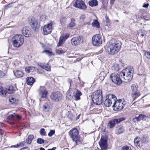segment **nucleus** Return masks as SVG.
<instances>
[{
  "label": "nucleus",
  "mask_w": 150,
  "mask_h": 150,
  "mask_svg": "<svg viewBox=\"0 0 150 150\" xmlns=\"http://www.w3.org/2000/svg\"><path fill=\"white\" fill-rule=\"evenodd\" d=\"M45 140L42 138H38L37 140V142L38 144H42L44 143Z\"/></svg>",
  "instance_id": "obj_43"
},
{
  "label": "nucleus",
  "mask_w": 150,
  "mask_h": 150,
  "mask_svg": "<svg viewBox=\"0 0 150 150\" xmlns=\"http://www.w3.org/2000/svg\"><path fill=\"white\" fill-rule=\"evenodd\" d=\"M8 119L9 120L13 121V122H14L16 121L17 119H20V117L19 115L14 113L8 116Z\"/></svg>",
  "instance_id": "obj_20"
},
{
  "label": "nucleus",
  "mask_w": 150,
  "mask_h": 150,
  "mask_svg": "<svg viewBox=\"0 0 150 150\" xmlns=\"http://www.w3.org/2000/svg\"><path fill=\"white\" fill-rule=\"evenodd\" d=\"M34 136L33 135L30 134L28 136L27 139L26 140V142L28 144H30L32 140L34 139Z\"/></svg>",
  "instance_id": "obj_26"
},
{
  "label": "nucleus",
  "mask_w": 150,
  "mask_h": 150,
  "mask_svg": "<svg viewBox=\"0 0 150 150\" xmlns=\"http://www.w3.org/2000/svg\"><path fill=\"white\" fill-rule=\"evenodd\" d=\"M6 91L7 92V93L12 94L15 91V90L14 87L12 86H10L7 89Z\"/></svg>",
  "instance_id": "obj_28"
},
{
  "label": "nucleus",
  "mask_w": 150,
  "mask_h": 150,
  "mask_svg": "<svg viewBox=\"0 0 150 150\" xmlns=\"http://www.w3.org/2000/svg\"><path fill=\"white\" fill-rule=\"evenodd\" d=\"M25 143V142H20L19 143V144H17L16 145H15L14 146H12V147L16 148V147H18L19 146H23L24 145Z\"/></svg>",
  "instance_id": "obj_39"
},
{
  "label": "nucleus",
  "mask_w": 150,
  "mask_h": 150,
  "mask_svg": "<svg viewBox=\"0 0 150 150\" xmlns=\"http://www.w3.org/2000/svg\"><path fill=\"white\" fill-rule=\"evenodd\" d=\"M92 26L98 28H100V26L99 22L96 20H94L92 23Z\"/></svg>",
  "instance_id": "obj_32"
},
{
  "label": "nucleus",
  "mask_w": 150,
  "mask_h": 150,
  "mask_svg": "<svg viewBox=\"0 0 150 150\" xmlns=\"http://www.w3.org/2000/svg\"><path fill=\"white\" fill-rule=\"evenodd\" d=\"M55 132V131L54 130H51L48 133V135L49 137H51L54 134Z\"/></svg>",
  "instance_id": "obj_49"
},
{
  "label": "nucleus",
  "mask_w": 150,
  "mask_h": 150,
  "mask_svg": "<svg viewBox=\"0 0 150 150\" xmlns=\"http://www.w3.org/2000/svg\"><path fill=\"white\" fill-rule=\"evenodd\" d=\"M149 6V4H145L144 5H143L142 6V7L144 8H147Z\"/></svg>",
  "instance_id": "obj_57"
},
{
  "label": "nucleus",
  "mask_w": 150,
  "mask_h": 150,
  "mask_svg": "<svg viewBox=\"0 0 150 150\" xmlns=\"http://www.w3.org/2000/svg\"><path fill=\"white\" fill-rule=\"evenodd\" d=\"M20 150H30V149L28 147H25L21 149Z\"/></svg>",
  "instance_id": "obj_56"
},
{
  "label": "nucleus",
  "mask_w": 150,
  "mask_h": 150,
  "mask_svg": "<svg viewBox=\"0 0 150 150\" xmlns=\"http://www.w3.org/2000/svg\"><path fill=\"white\" fill-rule=\"evenodd\" d=\"M133 68L130 67L123 70L120 72V75L121 78L123 79V81L125 82H127L132 79L133 76Z\"/></svg>",
  "instance_id": "obj_2"
},
{
  "label": "nucleus",
  "mask_w": 150,
  "mask_h": 150,
  "mask_svg": "<svg viewBox=\"0 0 150 150\" xmlns=\"http://www.w3.org/2000/svg\"><path fill=\"white\" fill-rule=\"evenodd\" d=\"M12 41L13 45L15 47H18L23 44L24 39L22 35L17 34L13 36Z\"/></svg>",
  "instance_id": "obj_4"
},
{
  "label": "nucleus",
  "mask_w": 150,
  "mask_h": 150,
  "mask_svg": "<svg viewBox=\"0 0 150 150\" xmlns=\"http://www.w3.org/2000/svg\"><path fill=\"white\" fill-rule=\"evenodd\" d=\"M103 22L105 25L106 26H109L110 25V20L107 16H105V20L103 21Z\"/></svg>",
  "instance_id": "obj_29"
},
{
  "label": "nucleus",
  "mask_w": 150,
  "mask_h": 150,
  "mask_svg": "<svg viewBox=\"0 0 150 150\" xmlns=\"http://www.w3.org/2000/svg\"><path fill=\"white\" fill-rule=\"evenodd\" d=\"M73 96L68 91L67 92L66 96V97L67 98L71 100L73 98Z\"/></svg>",
  "instance_id": "obj_38"
},
{
  "label": "nucleus",
  "mask_w": 150,
  "mask_h": 150,
  "mask_svg": "<svg viewBox=\"0 0 150 150\" xmlns=\"http://www.w3.org/2000/svg\"><path fill=\"white\" fill-rule=\"evenodd\" d=\"M39 96L41 98H46L47 97V92L44 86H40L38 90Z\"/></svg>",
  "instance_id": "obj_17"
},
{
  "label": "nucleus",
  "mask_w": 150,
  "mask_h": 150,
  "mask_svg": "<svg viewBox=\"0 0 150 150\" xmlns=\"http://www.w3.org/2000/svg\"><path fill=\"white\" fill-rule=\"evenodd\" d=\"M28 21L30 26L33 30L36 31L39 29V24L35 18L33 17H30L28 18Z\"/></svg>",
  "instance_id": "obj_8"
},
{
  "label": "nucleus",
  "mask_w": 150,
  "mask_h": 150,
  "mask_svg": "<svg viewBox=\"0 0 150 150\" xmlns=\"http://www.w3.org/2000/svg\"><path fill=\"white\" fill-rule=\"evenodd\" d=\"M83 41V39L80 36H77L74 37L71 40V43L73 45H78L80 42Z\"/></svg>",
  "instance_id": "obj_19"
},
{
  "label": "nucleus",
  "mask_w": 150,
  "mask_h": 150,
  "mask_svg": "<svg viewBox=\"0 0 150 150\" xmlns=\"http://www.w3.org/2000/svg\"><path fill=\"white\" fill-rule=\"evenodd\" d=\"M125 120V118L124 117L112 120L108 123V127L110 128H112L115 127L116 124L119 123Z\"/></svg>",
  "instance_id": "obj_10"
},
{
  "label": "nucleus",
  "mask_w": 150,
  "mask_h": 150,
  "mask_svg": "<svg viewBox=\"0 0 150 150\" xmlns=\"http://www.w3.org/2000/svg\"><path fill=\"white\" fill-rule=\"evenodd\" d=\"M41 67L47 71H50L51 70V69L48 64H45L42 66H41Z\"/></svg>",
  "instance_id": "obj_34"
},
{
  "label": "nucleus",
  "mask_w": 150,
  "mask_h": 150,
  "mask_svg": "<svg viewBox=\"0 0 150 150\" xmlns=\"http://www.w3.org/2000/svg\"><path fill=\"white\" fill-rule=\"evenodd\" d=\"M82 57H81V58H80V57H79V58H78L76 59V61H78V62H79L80 61H81L82 59Z\"/></svg>",
  "instance_id": "obj_60"
},
{
  "label": "nucleus",
  "mask_w": 150,
  "mask_h": 150,
  "mask_svg": "<svg viewBox=\"0 0 150 150\" xmlns=\"http://www.w3.org/2000/svg\"><path fill=\"white\" fill-rule=\"evenodd\" d=\"M56 149V147H53L52 149H48L47 150H55Z\"/></svg>",
  "instance_id": "obj_62"
},
{
  "label": "nucleus",
  "mask_w": 150,
  "mask_h": 150,
  "mask_svg": "<svg viewBox=\"0 0 150 150\" xmlns=\"http://www.w3.org/2000/svg\"><path fill=\"white\" fill-rule=\"evenodd\" d=\"M56 52L57 54H62L64 53L65 51L61 49H57L56 51Z\"/></svg>",
  "instance_id": "obj_42"
},
{
  "label": "nucleus",
  "mask_w": 150,
  "mask_h": 150,
  "mask_svg": "<svg viewBox=\"0 0 150 150\" xmlns=\"http://www.w3.org/2000/svg\"><path fill=\"white\" fill-rule=\"evenodd\" d=\"M35 69V67H26L25 69V72L27 73L30 72H33Z\"/></svg>",
  "instance_id": "obj_30"
},
{
  "label": "nucleus",
  "mask_w": 150,
  "mask_h": 150,
  "mask_svg": "<svg viewBox=\"0 0 150 150\" xmlns=\"http://www.w3.org/2000/svg\"><path fill=\"white\" fill-rule=\"evenodd\" d=\"M75 25V23L71 20V22L68 25V27L71 28L74 27Z\"/></svg>",
  "instance_id": "obj_45"
},
{
  "label": "nucleus",
  "mask_w": 150,
  "mask_h": 150,
  "mask_svg": "<svg viewBox=\"0 0 150 150\" xmlns=\"http://www.w3.org/2000/svg\"><path fill=\"white\" fill-rule=\"evenodd\" d=\"M69 33H67L61 37L64 40H66L69 38Z\"/></svg>",
  "instance_id": "obj_41"
},
{
  "label": "nucleus",
  "mask_w": 150,
  "mask_h": 150,
  "mask_svg": "<svg viewBox=\"0 0 150 150\" xmlns=\"http://www.w3.org/2000/svg\"><path fill=\"white\" fill-rule=\"evenodd\" d=\"M9 100L11 103H13L15 101L16 99L13 97L11 96L9 98Z\"/></svg>",
  "instance_id": "obj_48"
},
{
  "label": "nucleus",
  "mask_w": 150,
  "mask_h": 150,
  "mask_svg": "<svg viewBox=\"0 0 150 150\" xmlns=\"http://www.w3.org/2000/svg\"><path fill=\"white\" fill-rule=\"evenodd\" d=\"M125 131L124 127L123 126L120 125L117 126L115 131L116 134L119 135L124 132Z\"/></svg>",
  "instance_id": "obj_21"
},
{
  "label": "nucleus",
  "mask_w": 150,
  "mask_h": 150,
  "mask_svg": "<svg viewBox=\"0 0 150 150\" xmlns=\"http://www.w3.org/2000/svg\"><path fill=\"white\" fill-rule=\"evenodd\" d=\"M114 0H111L110 1V4L111 5H112L113 4V3H114Z\"/></svg>",
  "instance_id": "obj_64"
},
{
  "label": "nucleus",
  "mask_w": 150,
  "mask_h": 150,
  "mask_svg": "<svg viewBox=\"0 0 150 150\" xmlns=\"http://www.w3.org/2000/svg\"><path fill=\"white\" fill-rule=\"evenodd\" d=\"M88 4L92 7L96 6L98 4V2L97 0H92L89 1Z\"/></svg>",
  "instance_id": "obj_27"
},
{
  "label": "nucleus",
  "mask_w": 150,
  "mask_h": 150,
  "mask_svg": "<svg viewBox=\"0 0 150 150\" xmlns=\"http://www.w3.org/2000/svg\"><path fill=\"white\" fill-rule=\"evenodd\" d=\"M61 37H60L59 41V42L57 44V46L58 47L60 46L63 43V42L65 41Z\"/></svg>",
  "instance_id": "obj_37"
},
{
  "label": "nucleus",
  "mask_w": 150,
  "mask_h": 150,
  "mask_svg": "<svg viewBox=\"0 0 150 150\" xmlns=\"http://www.w3.org/2000/svg\"><path fill=\"white\" fill-rule=\"evenodd\" d=\"M141 142L140 140V138L139 137H137L135 138L134 140V143L135 144V145L136 146H139V147L140 146V144Z\"/></svg>",
  "instance_id": "obj_31"
},
{
  "label": "nucleus",
  "mask_w": 150,
  "mask_h": 150,
  "mask_svg": "<svg viewBox=\"0 0 150 150\" xmlns=\"http://www.w3.org/2000/svg\"><path fill=\"white\" fill-rule=\"evenodd\" d=\"M35 82V79L31 77H27L26 79V83L30 85H32Z\"/></svg>",
  "instance_id": "obj_23"
},
{
  "label": "nucleus",
  "mask_w": 150,
  "mask_h": 150,
  "mask_svg": "<svg viewBox=\"0 0 150 150\" xmlns=\"http://www.w3.org/2000/svg\"><path fill=\"white\" fill-rule=\"evenodd\" d=\"M46 133V132L44 128H41L40 131V134L42 136H45Z\"/></svg>",
  "instance_id": "obj_40"
},
{
  "label": "nucleus",
  "mask_w": 150,
  "mask_h": 150,
  "mask_svg": "<svg viewBox=\"0 0 150 150\" xmlns=\"http://www.w3.org/2000/svg\"><path fill=\"white\" fill-rule=\"evenodd\" d=\"M101 150H106L108 147L107 141L104 138H101L99 142Z\"/></svg>",
  "instance_id": "obj_18"
},
{
  "label": "nucleus",
  "mask_w": 150,
  "mask_h": 150,
  "mask_svg": "<svg viewBox=\"0 0 150 150\" xmlns=\"http://www.w3.org/2000/svg\"><path fill=\"white\" fill-rule=\"evenodd\" d=\"M146 117V115H144L141 114L140 115L138 116L139 121H140L141 120H143L144 118Z\"/></svg>",
  "instance_id": "obj_46"
},
{
  "label": "nucleus",
  "mask_w": 150,
  "mask_h": 150,
  "mask_svg": "<svg viewBox=\"0 0 150 150\" xmlns=\"http://www.w3.org/2000/svg\"><path fill=\"white\" fill-rule=\"evenodd\" d=\"M67 81H68V83L70 84V87L71 86V83L72 82L71 80L70 79H68L67 80Z\"/></svg>",
  "instance_id": "obj_59"
},
{
  "label": "nucleus",
  "mask_w": 150,
  "mask_h": 150,
  "mask_svg": "<svg viewBox=\"0 0 150 150\" xmlns=\"http://www.w3.org/2000/svg\"><path fill=\"white\" fill-rule=\"evenodd\" d=\"M73 6L76 8L84 10L86 9V6L84 2L82 0H76L73 3Z\"/></svg>",
  "instance_id": "obj_15"
},
{
  "label": "nucleus",
  "mask_w": 150,
  "mask_h": 150,
  "mask_svg": "<svg viewBox=\"0 0 150 150\" xmlns=\"http://www.w3.org/2000/svg\"><path fill=\"white\" fill-rule=\"evenodd\" d=\"M76 91V88H72L70 87L68 91L71 94H72L73 96H74Z\"/></svg>",
  "instance_id": "obj_35"
},
{
  "label": "nucleus",
  "mask_w": 150,
  "mask_h": 150,
  "mask_svg": "<svg viewBox=\"0 0 150 150\" xmlns=\"http://www.w3.org/2000/svg\"><path fill=\"white\" fill-rule=\"evenodd\" d=\"M122 150H131L130 148L127 146H125L122 147Z\"/></svg>",
  "instance_id": "obj_51"
},
{
  "label": "nucleus",
  "mask_w": 150,
  "mask_h": 150,
  "mask_svg": "<svg viewBox=\"0 0 150 150\" xmlns=\"http://www.w3.org/2000/svg\"><path fill=\"white\" fill-rule=\"evenodd\" d=\"M126 103V102L124 99H120L117 100H115L112 106L113 110L116 111L121 110L124 107Z\"/></svg>",
  "instance_id": "obj_6"
},
{
  "label": "nucleus",
  "mask_w": 150,
  "mask_h": 150,
  "mask_svg": "<svg viewBox=\"0 0 150 150\" xmlns=\"http://www.w3.org/2000/svg\"><path fill=\"white\" fill-rule=\"evenodd\" d=\"M61 37H60L59 41V42L57 44V46L58 47L60 46L63 43V42L65 41Z\"/></svg>",
  "instance_id": "obj_36"
},
{
  "label": "nucleus",
  "mask_w": 150,
  "mask_h": 150,
  "mask_svg": "<svg viewBox=\"0 0 150 150\" xmlns=\"http://www.w3.org/2000/svg\"><path fill=\"white\" fill-rule=\"evenodd\" d=\"M116 99V97L113 95L110 94L107 95L104 103V105L106 107H109Z\"/></svg>",
  "instance_id": "obj_7"
},
{
  "label": "nucleus",
  "mask_w": 150,
  "mask_h": 150,
  "mask_svg": "<svg viewBox=\"0 0 150 150\" xmlns=\"http://www.w3.org/2000/svg\"><path fill=\"white\" fill-rule=\"evenodd\" d=\"M53 25L52 22L45 25L43 28V34L45 35H47L50 33L52 30Z\"/></svg>",
  "instance_id": "obj_13"
},
{
  "label": "nucleus",
  "mask_w": 150,
  "mask_h": 150,
  "mask_svg": "<svg viewBox=\"0 0 150 150\" xmlns=\"http://www.w3.org/2000/svg\"><path fill=\"white\" fill-rule=\"evenodd\" d=\"M131 89L132 91V96L134 99L140 96V93L137 85L134 84L132 85L131 86Z\"/></svg>",
  "instance_id": "obj_11"
},
{
  "label": "nucleus",
  "mask_w": 150,
  "mask_h": 150,
  "mask_svg": "<svg viewBox=\"0 0 150 150\" xmlns=\"http://www.w3.org/2000/svg\"><path fill=\"white\" fill-rule=\"evenodd\" d=\"M148 137L146 135H145L142 138V141L143 142H146L148 141Z\"/></svg>",
  "instance_id": "obj_47"
},
{
  "label": "nucleus",
  "mask_w": 150,
  "mask_h": 150,
  "mask_svg": "<svg viewBox=\"0 0 150 150\" xmlns=\"http://www.w3.org/2000/svg\"><path fill=\"white\" fill-rule=\"evenodd\" d=\"M42 53H45L47 54H48L49 56H51L52 55H53V54L52 53V52L50 51L49 50H44L42 52Z\"/></svg>",
  "instance_id": "obj_44"
},
{
  "label": "nucleus",
  "mask_w": 150,
  "mask_h": 150,
  "mask_svg": "<svg viewBox=\"0 0 150 150\" xmlns=\"http://www.w3.org/2000/svg\"><path fill=\"white\" fill-rule=\"evenodd\" d=\"M51 108V105L48 103H45L43 107V110L45 112L49 111Z\"/></svg>",
  "instance_id": "obj_22"
},
{
  "label": "nucleus",
  "mask_w": 150,
  "mask_h": 150,
  "mask_svg": "<svg viewBox=\"0 0 150 150\" xmlns=\"http://www.w3.org/2000/svg\"><path fill=\"white\" fill-rule=\"evenodd\" d=\"M7 94V92L6 90L4 89L3 88H0V95L3 97L6 96Z\"/></svg>",
  "instance_id": "obj_33"
},
{
  "label": "nucleus",
  "mask_w": 150,
  "mask_h": 150,
  "mask_svg": "<svg viewBox=\"0 0 150 150\" xmlns=\"http://www.w3.org/2000/svg\"><path fill=\"white\" fill-rule=\"evenodd\" d=\"M85 18V16L84 15H82L80 17V18L81 19H82V20H84V19Z\"/></svg>",
  "instance_id": "obj_55"
},
{
  "label": "nucleus",
  "mask_w": 150,
  "mask_h": 150,
  "mask_svg": "<svg viewBox=\"0 0 150 150\" xmlns=\"http://www.w3.org/2000/svg\"><path fill=\"white\" fill-rule=\"evenodd\" d=\"M146 117H145L144 118V119L143 120H148V119H149V117H148V116H147L146 115Z\"/></svg>",
  "instance_id": "obj_61"
},
{
  "label": "nucleus",
  "mask_w": 150,
  "mask_h": 150,
  "mask_svg": "<svg viewBox=\"0 0 150 150\" xmlns=\"http://www.w3.org/2000/svg\"><path fill=\"white\" fill-rule=\"evenodd\" d=\"M5 76V74L0 71V78H2Z\"/></svg>",
  "instance_id": "obj_54"
},
{
  "label": "nucleus",
  "mask_w": 150,
  "mask_h": 150,
  "mask_svg": "<svg viewBox=\"0 0 150 150\" xmlns=\"http://www.w3.org/2000/svg\"><path fill=\"white\" fill-rule=\"evenodd\" d=\"M144 55L146 58L150 59V52H145L144 53Z\"/></svg>",
  "instance_id": "obj_50"
},
{
  "label": "nucleus",
  "mask_w": 150,
  "mask_h": 150,
  "mask_svg": "<svg viewBox=\"0 0 150 150\" xmlns=\"http://www.w3.org/2000/svg\"><path fill=\"white\" fill-rule=\"evenodd\" d=\"M11 120H8L7 121V122L8 123H9L11 124V125H13L15 123V122H13V121L11 122Z\"/></svg>",
  "instance_id": "obj_58"
},
{
  "label": "nucleus",
  "mask_w": 150,
  "mask_h": 150,
  "mask_svg": "<svg viewBox=\"0 0 150 150\" xmlns=\"http://www.w3.org/2000/svg\"><path fill=\"white\" fill-rule=\"evenodd\" d=\"M69 134L74 141L76 145L80 143V136L79 134V131L75 128L71 129L69 132Z\"/></svg>",
  "instance_id": "obj_5"
},
{
  "label": "nucleus",
  "mask_w": 150,
  "mask_h": 150,
  "mask_svg": "<svg viewBox=\"0 0 150 150\" xmlns=\"http://www.w3.org/2000/svg\"><path fill=\"white\" fill-rule=\"evenodd\" d=\"M62 97L61 93L59 92H55L51 93L50 98L53 101L58 102L61 100Z\"/></svg>",
  "instance_id": "obj_12"
},
{
  "label": "nucleus",
  "mask_w": 150,
  "mask_h": 150,
  "mask_svg": "<svg viewBox=\"0 0 150 150\" xmlns=\"http://www.w3.org/2000/svg\"><path fill=\"white\" fill-rule=\"evenodd\" d=\"M15 76L17 78H20L22 77L23 75V73L22 71L20 70H17L14 73Z\"/></svg>",
  "instance_id": "obj_25"
},
{
  "label": "nucleus",
  "mask_w": 150,
  "mask_h": 150,
  "mask_svg": "<svg viewBox=\"0 0 150 150\" xmlns=\"http://www.w3.org/2000/svg\"><path fill=\"white\" fill-rule=\"evenodd\" d=\"M90 22H85L84 23V25H86L87 24H88V25H89L90 24Z\"/></svg>",
  "instance_id": "obj_63"
},
{
  "label": "nucleus",
  "mask_w": 150,
  "mask_h": 150,
  "mask_svg": "<svg viewBox=\"0 0 150 150\" xmlns=\"http://www.w3.org/2000/svg\"><path fill=\"white\" fill-rule=\"evenodd\" d=\"M21 32L23 35L27 37H30L33 34V32L30 28L29 27L27 26L22 28Z\"/></svg>",
  "instance_id": "obj_16"
},
{
  "label": "nucleus",
  "mask_w": 150,
  "mask_h": 150,
  "mask_svg": "<svg viewBox=\"0 0 150 150\" xmlns=\"http://www.w3.org/2000/svg\"><path fill=\"white\" fill-rule=\"evenodd\" d=\"M81 93L76 89V91L74 95L75 100H79L80 98V96H81Z\"/></svg>",
  "instance_id": "obj_24"
},
{
  "label": "nucleus",
  "mask_w": 150,
  "mask_h": 150,
  "mask_svg": "<svg viewBox=\"0 0 150 150\" xmlns=\"http://www.w3.org/2000/svg\"><path fill=\"white\" fill-rule=\"evenodd\" d=\"M100 75L101 76H102L103 77H104L105 76V73L103 71H101Z\"/></svg>",
  "instance_id": "obj_52"
},
{
  "label": "nucleus",
  "mask_w": 150,
  "mask_h": 150,
  "mask_svg": "<svg viewBox=\"0 0 150 150\" xmlns=\"http://www.w3.org/2000/svg\"><path fill=\"white\" fill-rule=\"evenodd\" d=\"M120 74H118L115 73H112L110 77L112 82L117 84H120L122 83V79L120 78Z\"/></svg>",
  "instance_id": "obj_9"
},
{
  "label": "nucleus",
  "mask_w": 150,
  "mask_h": 150,
  "mask_svg": "<svg viewBox=\"0 0 150 150\" xmlns=\"http://www.w3.org/2000/svg\"><path fill=\"white\" fill-rule=\"evenodd\" d=\"M92 43L93 45L96 46H99L102 44L101 38L99 34H96L92 38Z\"/></svg>",
  "instance_id": "obj_14"
},
{
  "label": "nucleus",
  "mask_w": 150,
  "mask_h": 150,
  "mask_svg": "<svg viewBox=\"0 0 150 150\" xmlns=\"http://www.w3.org/2000/svg\"><path fill=\"white\" fill-rule=\"evenodd\" d=\"M92 100L93 103L96 105H100L102 103L103 96L101 91L99 90L93 92L92 95Z\"/></svg>",
  "instance_id": "obj_3"
},
{
  "label": "nucleus",
  "mask_w": 150,
  "mask_h": 150,
  "mask_svg": "<svg viewBox=\"0 0 150 150\" xmlns=\"http://www.w3.org/2000/svg\"><path fill=\"white\" fill-rule=\"evenodd\" d=\"M138 117H135L133 119V122H136L137 121H139Z\"/></svg>",
  "instance_id": "obj_53"
},
{
  "label": "nucleus",
  "mask_w": 150,
  "mask_h": 150,
  "mask_svg": "<svg viewBox=\"0 0 150 150\" xmlns=\"http://www.w3.org/2000/svg\"><path fill=\"white\" fill-rule=\"evenodd\" d=\"M121 44L114 39H112L108 44L106 49L108 54L114 55L117 53L120 50Z\"/></svg>",
  "instance_id": "obj_1"
}]
</instances>
